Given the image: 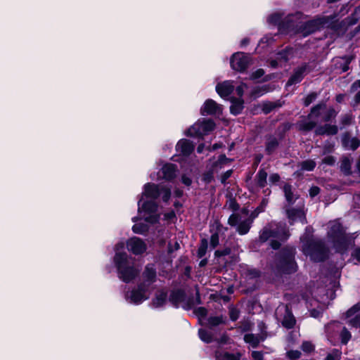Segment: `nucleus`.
I'll use <instances>...</instances> for the list:
<instances>
[{
  "instance_id": "nucleus-1",
  "label": "nucleus",
  "mask_w": 360,
  "mask_h": 360,
  "mask_svg": "<svg viewBox=\"0 0 360 360\" xmlns=\"http://www.w3.org/2000/svg\"><path fill=\"white\" fill-rule=\"evenodd\" d=\"M162 195L163 201L167 202L171 195V190L166 186H158L154 184L148 183L144 186L141 198L138 202V211L141 217L146 222L155 224L159 220L156 214L158 205L154 200Z\"/></svg>"
},
{
  "instance_id": "nucleus-2",
  "label": "nucleus",
  "mask_w": 360,
  "mask_h": 360,
  "mask_svg": "<svg viewBox=\"0 0 360 360\" xmlns=\"http://www.w3.org/2000/svg\"><path fill=\"white\" fill-rule=\"evenodd\" d=\"M300 13L288 16L284 22L279 24V31L289 34L299 33L306 37L322 27L330 26V20L333 18L324 16L305 22L300 20Z\"/></svg>"
},
{
  "instance_id": "nucleus-3",
  "label": "nucleus",
  "mask_w": 360,
  "mask_h": 360,
  "mask_svg": "<svg viewBox=\"0 0 360 360\" xmlns=\"http://www.w3.org/2000/svg\"><path fill=\"white\" fill-rule=\"evenodd\" d=\"M311 233V228L307 227L304 233L300 237L302 251L315 262L323 261L327 257V249L321 240L313 238Z\"/></svg>"
},
{
  "instance_id": "nucleus-4",
  "label": "nucleus",
  "mask_w": 360,
  "mask_h": 360,
  "mask_svg": "<svg viewBox=\"0 0 360 360\" xmlns=\"http://www.w3.org/2000/svg\"><path fill=\"white\" fill-rule=\"evenodd\" d=\"M114 262L117 269L118 276L125 283L134 279L139 274V270L134 265V259L125 252H116Z\"/></svg>"
},
{
  "instance_id": "nucleus-5",
  "label": "nucleus",
  "mask_w": 360,
  "mask_h": 360,
  "mask_svg": "<svg viewBox=\"0 0 360 360\" xmlns=\"http://www.w3.org/2000/svg\"><path fill=\"white\" fill-rule=\"evenodd\" d=\"M328 237L338 252L347 250L352 243L345 229L338 221L328 223Z\"/></svg>"
},
{
  "instance_id": "nucleus-6",
  "label": "nucleus",
  "mask_w": 360,
  "mask_h": 360,
  "mask_svg": "<svg viewBox=\"0 0 360 360\" xmlns=\"http://www.w3.org/2000/svg\"><path fill=\"white\" fill-rule=\"evenodd\" d=\"M288 236V231L285 225L272 221L265 226L260 231L259 240L261 242H266L270 238L283 240H285Z\"/></svg>"
},
{
  "instance_id": "nucleus-7",
  "label": "nucleus",
  "mask_w": 360,
  "mask_h": 360,
  "mask_svg": "<svg viewBox=\"0 0 360 360\" xmlns=\"http://www.w3.org/2000/svg\"><path fill=\"white\" fill-rule=\"evenodd\" d=\"M294 248H290L283 250L280 253L278 262L276 264L278 270L286 274H291L296 271L297 265L294 260Z\"/></svg>"
},
{
  "instance_id": "nucleus-8",
  "label": "nucleus",
  "mask_w": 360,
  "mask_h": 360,
  "mask_svg": "<svg viewBox=\"0 0 360 360\" xmlns=\"http://www.w3.org/2000/svg\"><path fill=\"white\" fill-rule=\"evenodd\" d=\"M214 128V123L211 120H199L186 131V134L190 136L202 137L212 131Z\"/></svg>"
},
{
  "instance_id": "nucleus-9",
  "label": "nucleus",
  "mask_w": 360,
  "mask_h": 360,
  "mask_svg": "<svg viewBox=\"0 0 360 360\" xmlns=\"http://www.w3.org/2000/svg\"><path fill=\"white\" fill-rule=\"evenodd\" d=\"M150 293V289L148 288L146 285L141 283L138 285L137 288L127 292L126 299L131 303L139 304L149 298Z\"/></svg>"
},
{
  "instance_id": "nucleus-10",
  "label": "nucleus",
  "mask_w": 360,
  "mask_h": 360,
  "mask_svg": "<svg viewBox=\"0 0 360 360\" xmlns=\"http://www.w3.org/2000/svg\"><path fill=\"white\" fill-rule=\"evenodd\" d=\"M231 68L237 71H244L250 63V57L242 52L234 53L231 58Z\"/></svg>"
},
{
  "instance_id": "nucleus-11",
  "label": "nucleus",
  "mask_w": 360,
  "mask_h": 360,
  "mask_svg": "<svg viewBox=\"0 0 360 360\" xmlns=\"http://www.w3.org/2000/svg\"><path fill=\"white\" fill-rule=\"evenodd\" d=\"M324 107V105L319 104L314 106L311 111V113L309 115L308 118L301 120L298 123V127L300 130L304 131H309L314 129L316 125V121L311 120L310 119L313 117H318L321 109Z\"/></svg>"
},
{
  "instance_id": "nucleus-12",
  "label": "nucleus",
  "mask_w": 360,
  "mask_h": 360,
  "mask_svg": "<svg viewBox=\"0 0 360 360\" xmlns=\"http://www.w3.org/2000/svg\"><path fill=\"white\" fill-rule=\"evenodd\" d=\"M252 221L250 219L243 220L239 214H233L229 217V224L231 226H237L238 233L244 235L249 231Z\"/></svg>"
},
{
  "instance_id": "nucleus-13",
  "label": "nucleus",
  "mask_w": 360,
  "mask_h": 360,
  "mask_svg": "<svg viewBox=\"0 0 360 360\" xmlns=\"http://www.w3.org/2000/svg\"><path fill=\"white\" fill-rule=\"evenodd\" d=\"M311 70V69L308 63L302 64L294 70V72L288 79L286 85L291 86L300 83L304 76L309 74Z\"/></svg>"
},
{
  "instance_id": "nucleus-14",
  "label": "nucleus",
  "mask_w": 360,
  "mask_h": 360,
  "mask_svg": "<svg viewBox=\"0 0 360 360\" xmlns=\"http://www.w3.org/2000/svg\"><path fill=\"white\" fill-rule=\"evenodd\" d=\"M127 247L128 250L134 255H141L143 253L147 248L145 242L138 237H133L129 239L127 242Z\"/></svg>"
},
{
  "instance_id": "nucleus-15",
  "label": "nucleus",
  "mask_w": 360,
  "mask_h": 360,
  "mask_svg": "<svg viewBox=\"0 0 360 360\" xmlns=\"http://www.w3.org/2000/svg\"><path fill=\"white\" fill-rule=\"evenodd\" d=\"M222 112L221 105L217 103L212 99H207L205 101L203 105L200 108V112L205 115H219Z\"/></svg>"
},
{
  "instance_id": "nucleus-16",
  "label": "nucleus",
  "mask_w": 360,
  "mask_h": 360,
  "mask_svg": "<svg viewBox=\"0 0 360 360\" xmlns=\"http://www.w3.org/2000/svg\"><path fill=\"white\" fill-rule=\"evenodd\" d=\"M284 312V317L282 324L287 328H292L295 324V319L292 314L289 311L287 306H280L276 310V315L278 316L279 314Z\"/></svg>"
},
{
  "instance_id": "nucleus-17",
  "label": "nucleus",
  "mask_w": 360,
  "mask_h": 360,
  "mask_svg": "<svg viewBox=\"0 0 360 360\" xmlns=\"http://www.w3.org/2000/svg\"><path fill=\"white\" fill-rule=\"evenodd\" d=\"M286 214L289 223L291 225L297 221H300L302 224H305L307 223L305 214L302 209H288L286 210Z\"/></svg>"
},
{
  "instance_id": "nucleus-18",
  "label": "nucleus",
  "mask_w": 360,
  "mask_h": 360,
  "mask_svg": "<svg viewBox=\"0 0 360 360\" xmlns=\"http://www.w3.org/2000/svg\"><path fill=\"white\" fill-rule=\"evenodd\" d=\"M295 55L292 48H286L277 53L276 60L271 61V65L276 68L278 63H285Z\"/></svg>"
},
{
  "instance_id": "nucleus-19",
  "label": "nucleus",
  "mask_w": 360,
  "mask_h": 360,
  "mask_svg": "<svg viewBox=\"0 0 360 360\" xmlns=\"http://www.w3.org/2000/svg\"><path fill=\"white\" fill-rule=\"evenodd\" d=\"M234 89V86L232 81H224L222 83H219L216 86V91L219 95L225 98L229 96Z\"/></svg>"
},
{
  "instance_id": "nucleus-20",
  "label": "nucleus",
  "mask_w": 360,
  "mask_h": 360,
  "mask_svg": "<svg viewBox=\"0 0 360 360\" xmlns=\"http://www.w3.org/2000/svg\"><path fill=\"white\" fill-rule=\"evenodd\" d=\"M143 281L142 283H145L148 289L150 285L156 281V271L155 268L151 265H147L143 273Z\"/></svg>"
},
{
  "instance_id": "nucleus-21",
  "label": "nucleus",
  "mask_w": 360,
  "mask_h": 360,
  "mask_svg": "<svg viewBox=\"0 0 360 360\" xmlns=\"http://www.w3.org/2000/svg\"><path fill=\"white\" fill-rule=\"evenodd\" d=\"M352 60V57L350 56L336 58L333 60L335 68L340 70V72H345L349 69V64Z\"/></svg>"
},
{
  "instance_id": "nucleus-22",
  "label": "nucleus",
  "mask_w": 360,
  "mask_h": 360,
  "mask_svg": "<svg viewBox=\"0 0 360 360\" xmlns=\"http://www.w3.org/2000/svg\"><path fill=\"white\" fill-rule=\"evenodd\" d=\"M193 145L186 139L180 140L176 146V149L177 152L180 153L184 155H188L193 150Z\"/></svg>"
},
{
  "instance_id": "nucleus-23",
  "label": "nucleus",
  "mask_w": 360,
  "mask_h": 360,
  "mask_svg": "<svg viewBox=\"0 0 360 360\" xmlns=\"http://www.w3.org/2000/svg\"><path fill=\"white\" fill-rule=\"evenodd\" d=\"M176 167L172 164H166L161 170L160 178L171 180L176 176Z\"/></svg>"
},
{
  "instance_id": "nucleus-24",
  "label": "nucleus",
  "mask_w": 360,
  "mask_h": 360,
  "mask_svg": "<svg viewBox=\"0 0 360 360\" xmlns=\"http://www.w3.org/2000/svg\"><path fill=\"white\" fill-rule=\"evenodd\" d=\"M338 129L336 125L325 124L319 127L315 130L316 135H335L338 133Z\"/></svg>"
},
{
  "instance_id": "nucleus-25",
  "label": "nucleus",
  "mask_w": 360,
  "mask_h": 360,
  "mask_svg": "<svg viewBox=\"0 0 360 360\" xmlns=\"http://www.w3.org/2000/svg\"><path fill=\"white\" fill-rule=\"evenodd\" d=\"M342 144L346 148L355 150L359 146L360 141L357 138H351L348 134H345L342 137Z\"/></svg>"
},
{
  "instance_id": "nucleus-26",
  "label": "nucleus",
  "mask_w": 360,
  "mask_h": 360,
  "mask_svg": "<svg viewBox=\"0 0 360 360\" xmlns=\"http://www.w3.org/2000/svg\"><path fill=\"white\" fill-rule=\"evenodd\" d=\"M215 356L217 360H240V358L238 353L233 354L226 352H217Z\"/></svg>"
},
{
  "instance_id": "nucleus-27",
  "label": "nucleus",
  "mask_w": 360,
  "mask_h": 360,
  "mask_svg": "<svg viewBox=\"0 0 360 360\" xmlns=\"http://www.w3.org/2000/svg\"><path fill=\"white\" fill-rule=\"evenodd\" d=\"M231 112L233 115H238L243 109V101L240 98H231Z\"/></svg>"
},
{
  "instance_id": "nucleus-28",
  "label": "nucleus",
  "mask_w": 360,
  "mask_h": 360,
  "mask_svg": "<svg viewBox=\"0 0 360 360\" xmlns=\"http://www.w3.org/2000/svg\"><path fill=\"white\" fill-rule=\"evenodd\" d=\"M271 91V88L268 85H262L256 86L253 89L251 92V96L254 98H258L264 95V94Z\"/></svg>"
},
{
  "instance_id": "nucleus-29",
  "label": "nucleus",
  "mask_w": 360,
  "mask_h": 360,
  "mask_svg": "<svg viewBox=\"0 0 360 360\" xmlns=\"http://www.w3.org/2000/svg\"><path fill=\"white\" fill-rule=\"evenodd\" d=\"M198 334H199L200 338L203 342L209 343V342H211L212 341L217 340V338H214L213 337L212 333L209 330L200 328L198 330Z\"/></svg>"
},
{
  "instance_id": "nucleus-30",
  "label": "nucleus",
  "mask_w": 360,
  "mask_h": 360,
  "mask_svg": "<svg viewBox=\"0 0 360 360\" xmlns=\"http://www.w3.org/2000/svg\"><path fill=\"white\" fill-rule=\"evenodd\" d=\"M281 106L280 101H268L264 102L262 104V110L264 113L267 114L274 110V109L278 108Z\"/></svg>"
},
{
  "instance_id": "nucleus-31",
  "label": "nucleus",
  "mask_w": 360,
  "mask_h": 360,
  "mask_svg": "<svg viewBox=\"0 0 360 360\" xmlns=\"http://www.w3.org/2000/svg\"><path fill=\"white\" fill-rule=\"evenodd\" d=\"M267 173L264 169H259L255 176L257 184L264 188L266 184Z\"/></svg>"
},
{
  "instance_id": "nucleus-32",
  "label": "nucleus",
  "mask_w": 360,
  "mask_h": 360,
  "mask_svg": "<svg viewBox=\"0 0 360 360\" xmlns=\"http://www.w3.org/2000/svg\"><path fill=\"white\" fill-rule=\"evenodd\" d=\"M167 299V292L165 291H160L155 298L153 300V305L155 307H159L164 304Z\"/></svg>"
},
{
  "instance_id": "nucleus-33",
  "label": "nucleus",
  "mask_w": 360,
  "mask_h": 360,
  "mask_svg": "<svg viewBox=\"0 0 360 360\" xmlns=\"http://www.w3.org/2000/svg\"><path fill=\"white\" fill-rule=\"evenodd\" d=\"M184 298V292L181 290L173 291L170 295V300L175 304L178 305Z\"/></svg>"
},
{
  "instance_id": "nucleus-34",
  "label": "nucleus",
  "mask_w": 360,
  "mask_h": 360,
  "mask_svg": "<svg viewBox=\"0 0 360 360\" xmlns=\"http://www.w3.org/2000/svg\"><path fill=\"white\" fill-rule=\"evenodd\" d=\"M283 191L285 193V197L288 203L292 204L295 200V197L293 195L292 191V186L289 184H285L283 186Z\"/></svg>"
},
{
  "instance_id": "nucleus-35",
  "label": "nucleus",
  "mask_w": 360,
  "mask_h": 360,
  "mask_svg": "<svg viewBox=\"0 0 360 360\" xmlns=\"http://www.w3.org/2000/svg\"><path fill=\"white\" fill-rule=\"evenodd\" d=\"M278 142L274 137L268 139L266 144V150L269 154H271L277 148Z\"/></svg>"
},
{
  "instance_id": "nucleus-36",
  "label": "nucleus",
  "mask_w": 360,
  "mask_h": 360,
  "mask_svg": "<svg viewBox=\"0 0 360 360\" xmlns=\"http://www.w3.org/2000/svg\"><path fill=\"white\" fill-rule=\"evenodd\" d=\"M225 319L222 316H210L207 319L208 326L211 327L217 326L219 324L224 323Z\"/></svg>"
},
{
  "instance_id": "nucleus-37",
  "label": "nucleus",
  "mask_w": 360,
  "mask_h": 360,
  "mask_svg": "<svg viewBox=\"0 0 360 360\" xmlns=\"http://www.w3.org/2000/svg\"><path fill=\"white\" fill-rule=\"evenodd\" d=\"M148 225L146 224H143V223L136 224L132 227V231L135 233H138V234H143V233H146V231H148Z\"/></svg>"
},
{
  "instance_id": "nucleus-38",
  "label": "nucleus",
  "mask_w": 360,
  "mask_h": 360,
  "mask_svg": "<svg viewBox=\"0 0 360 360\" xmlns=\"http://www.w3.org/2000/svg\"><path fill=\"white\" fill-rule=\"evenodd\" d=\"M341 170L346 174H349L350 172V169H351V164H350V160L347 158H345L342 159V162H341Z\"/></svg>"
},
{
  "instance_id": "nucleus-39",
  "label": "nucleus",
  "mask_w": 360,
  "mask_h": 360,
  "mask_svg": "<svg viewBox=\"0 0 360 360\" xmlns=\"http://www.w3.org/2000/svg\"><path fill=\"white\" fill-rule=\"evenodd\" d=\"M334 147H335L334 142H332L330 141H326L323 146L322 155H326V154L332 153L334 150Z\"/></svg>"
},
{
  "instance_id": "nucleus-40",
  "label": "nucleus",
  "mask_w": 360,
  "mask_h": 360,
  "mask_svg": "<svg viewBox=\"0 0 360 360\" xmlns=\"http://www.w3.org/2000/svg\"><path fill=\"white\" fill-rule=\"evenodd\" d=\"M316 163L314 160H306L302 162L301 167L304 170L311 171L314 169Z\"/></svg>"
},
{
  "instance_id": "nucleus-41",
  "label": "nucleus",
  "mask_w": 360,
  "mask_h": 360,
  "mask_svg": "<svg viewBox=\"0 0 360 360\" xmlns=\"http://www.w3.org/2000/svg\"><path fill=\"white\" fill-rule=\"evenodd\" d=\"M341 342L346 345L351 338L350 333L344 328L340 333Z\"/></svg>"
},
{
  "instance_id": "nucleus-42",
  "label": "nucleus",
  "mask_w": 360,
  "mask_h": 360,
  "mask_svg": "<svg viewBox=\"0 0 360 360\" xmlns=\"http://www.w3.org/2000/svg\"><path fill=\"white\" fill-rule=\"evenodd\" d=\"M341 352L338 349H333L331 352L328 354L325 360H340Z\"/></svg>"
},
{
  "instance_id": "nucleus-43",
  "label": "nucleus",
  "mask_w": 360,
  "mask_h": 360,
  "mask_svg": "<svg viewBox=\"0 0 360 360\" xmlns=\"http://www.w3.org/2000/svg\"><path fill=\"white\" fill-rule=\"evenodd\" d=\"M244 340L251 344L253 347H256L259 343L258 339L252 334H246L244 336Z\"/></svg>"
},
{
  "instance_id": "nucleus-44",
  "label": "nucleus",
  "mask_w": 360,
  "mask_h": 360,
  "mask_svg": "<svg viewBox=\"0 0 360 360\" xmlns=\"http://www.w3.org/2000/svg\"><path fill=\"white\" fill-rule=\"evenodd\" d=\"M207 248V243L205 239L202 240L201 245L198 248V255L199 257H202L205 253Z\"/></svg>"
},
{
  "instance_id": "nucleus-45",
  "label": "nucleus",
  "mask_w": 360,
  "mask_h": 360,
  "mask_svg": "<svg viewBox=\"0 0 360 360\" xmlns=\"http://www.w3.org/2000/svg\"><path fill=\"white\" fill-rule=\"evenodd\" d=\"M301 348L304 352L309 353L314 349V345L309 341H304L303 342Z\"/></svg>"
},
{
  "instance_id": "nucleus-46",
  "label": "nucleus",
  "mask_w": 360,
  "mask_h": 360,
  "mask_svg": "<svg viewBox=\"0 0 360 360\" xmlns=\"http://www.w3.org/2000/svg\"><path fill=\"white\" fill-rule=\"evenodd\" d=\"M301 352L298 350H290L288 352L287 355L289 357V359L292 360L298 359L301 356Z\"/></svg>"
},
{
  "instance_id": "nucleus-47",
  "label": "nucleus",
  "mask_w": 360,
  "mask_h": 360,
  "mask_svg": "<svg viewBox=\"0 0 360 360\" xmlns=\"http://www.w3.org/2000/svg\"><path fill=\"white\" fill-rule=\"evenodd\" d=\"M281 15L278 13H274L270 15L268 18V21L271 24H277L280 22Z\"/></svg>"
},
{
  "instance_id": "nucleus-48",
  "label": "nucleus",
  "mask_w": 360,
  "mask_h": 360,
  "mask_svg": "<svg viewBox=\"0 0 360 360\" xmlns=\"http://www.w3.org/2000/svg\"><path fill=\"white\" fill-rule=\"evenodd\" d=\"M317 97V94L315 92H312L309 94L304 99V105L308 106L310 105Z\"/></svg>"
},
{
  "instance_id": "nucleus-49",
  "label": "nucleus",
  "mask_w": 360,
  "mask_h": 360,
  "mask_svg": "<svg viewBox=\"0 0 360 360\" xmlns=\"http://www.w3.org/2000/svg\"><path fill=\"white\" fill-rule=\"evenodd\" d=\"M229 316H230V319L232 321L237 320L238 316H239V311H238V310L237 309L234 308V307L230 308V309H229Z\"/></svg>"
},
{
  "instance_id": "nucleus-50",
  "label": "nucleus",
  "mask_w": 360,
  "mask_h": 360,
  "mask_svg": "<svg viewBox=\"0 0 360 360\" xmlns=\"http://www.w3.org/2000/svg\"><path fill=\"white\" fill-rule=\"evenodd\" d=\"M335 162L336 159L332 155L326 156L322 160V163L328 165H333Z\"/></svg>"
},
{
  "instance_id": "nucleus-51",
  "label": "nucleus",
  "mask_w": 360,
  "mask_h": 360,
  "mask_svg": "<svg viewBox=\"0 0 360 360\" xmlns=\"http://www.w3.org/2000/svg\"><path fill=\"white\" fill-rule=\"evenodd\" d=\"M360 310V304H356L347 311V316L349 318Z\"/></svg>"
},
{
  "instance_id": "nucleus-52",
  "label": "nucleus",
  "mask_w": 360,
  "mask_h": 360,
  "mask_svg": "<svg viewBox=\"0 0 360 360\" xmlns=\"http://www.w3.org/2000/svg\"><path fill=\"white\" fill-rule=\"evenodd\" d=\"M210 245L213 248L219 245V236L217 233H214L211 236Z\"/></svg>"
},
{
  "instance_id": "nucleus-53",
  "label": "nucleus",
  "mask_w": 360,
  "mask_h": 360,
  "mask_svg": "<svg viewBox=\"0 0 360 360\" xmlns=\"http://www.w3.org/2000/svg\"><path fill=\"white\" fill-rule=\"evenodd\" d=\"M349 322L352 326L360 328V316H356L354 318L351 319Z\"/></svg>"
},
{
  "instance_id": "nucleus-54",
  "label": "nucleus",
  "mask_w": 360,
  "mask_h": 360,
  "mask_svg": "<svg viewBox=\"0 0 360 360\" xmlns=\"http://www.w3.org/2000/svg\"><path fill=\"white\" fill-rule=\"evenodd\" d=\"M320 192V188L318 186H312L309 189V195L311 197L314 198Z\"/></svg>"
},
{
  "instance_id": "nucleus-55",
  "label": "nucleus",
  "mask_w": 360,
  "mask_h": 360,
  "mask_svg": "<svg viewBox=\"0 0 360 360\" xmlns=\"http://www.w3.org/2000/svg\"><path fill=\"white\" fill-rule=\"evenodd\" d=\"M264 71L262 69H259L255 72L252 73L251 77L252 79H257L261 77L262 75H264Z\"/></svg>"
},
{
  "instance_id": "nucleus-56",
  "label": "nucleus",
  "mask_w": 360,
  "mask_h": 360,
  "mask_svg": "<svg viewBox=\"0 0 360 360\" xmlns=\"http://www.w3.org/2000/svg\"><path fill=\"white\" fill-rule=\"evenodd\" d=\"M245 88H247V85L245 84H242L236 88V93L239 96H243Z\"/></svg>"
},
{
  "instance_id": "nucleus-57",
  "label": "nucleus",
  "mask_w": 360,
  "mask_h": 360,
  "mask_svg": "<svg viewBox=\"0 0 360 360\" xmlns=\"http://www.w3.org/2000/svg\"><path fill=\"white\" fill-rule=\"evenodd\" d=\"M252 356L255 360H262L263 354L260 352L255 351V352H252Z\"/></svg>"
},
{
  "instance_id": "nucleus-58",
  "label": "nucleus",
  "mask_w": 360,
  "mask_h": 360,
  "mask_svg": "<svg viewBox=\"0 0 360 360\" xmlns=\"http://www.w3.org/2000/svg\"><path fill=\"white\" fill-rule=\"evenodd\" d=\"M280 176L278 174H272L269 177V181L274 184L279 181Z\"/></svg>"
},
{
  "instance_id": "nucleus-59",
  "label": "nucleus",
  "mask_w": 360,
  "mask_h": 360,
  "mask_svg": "<svg viewBox=\"0 0 360 360\" xmlns=\"http://www.w3.org/2000/svg\"><path fill=\"white\" fill-rule=\"evenodd\" d=\"M196 312L199 316L202 317L205 316L207 314V310L203 307L198 308Z\"/></svg>"
},
{
  "instance_id": "nucleus-60",
  "label": "nucleus",
  "mask_w": 360,
  "mask_h": 360,
  "mask_svg": "<svg viewBox=\"0 0 360 360\" xmlns=\"http://www.w3.org/2000/svg\"><path fill=\"white\" fill-rule=\"evenodd\" d=\"M262 212H263L262 208H256L255 210L252 212L250 217H252V219H255V217H257L258 216V214L259 213H261Z\"/></svg>"
},
{
  "instance_id": "nucleus-61",
  "label": "nucleus",
  "mask_w": 360,
  "mask_h": 360,
  "mask_svg": "<svg viewBox=\"0 0 360 360\" xmlns=\"http://www.w3.org/2000/svg\"><path fill=\"white\" fill-rule=\"evenodd\" d=\"M280 245H281L280 242L276 240H272L271 242V246L273 249L276 250V249L279 248Z\"/></svg>"
},
{
  "instance_id": "nucleus-62",
  "label": "nucleus",
  "mask_w": 360,
  "mask_h": 360,
  "mask_svg": "<svg viewBox=\"0 0 360 360\" xmlns=\"http://www.w3.org/2000/svg\"><path fill=\"white\" fill-rule=\"evenodd\" d=\"M354 106H355V105H358L359 103H360V91H358L355 94V96L354 97Z\"/></svg>"
},
{
  "instance_id": "nucleus-63",
  "label": "nucleus",
  "mask_w": 360,
  "mask_h": 360,
  "mask_svg": "<svg viewBox=\"0 0 360 360\" xmlns=\"http://www.w3.org/2000/svg\"><path fill=\"white\" fill-rule=\"evenodd\" d=\"M181 181L186 186H190L192 182L191 179L186 176H182Z\"/></svg>"
},
{
  "instance_id": "nucleus-64",
  "label": "nucleus",
  "mask_w": 360,
  "mask_h": 360,
  "mask_svg": "<svg viewBox=\"0 0 360 360\" xmlns=\"http://www.w3.org/2000/svg\"><path fill=\"white\" fill-rule=\"evenodd\" d=\"M352 256L356 259L358 262H360V249H356L352 254Z\"/></svg>"
}]
</instances>
